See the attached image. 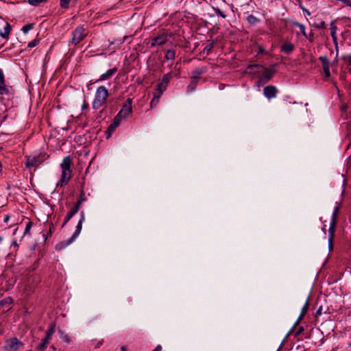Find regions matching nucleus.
Instances as JSON below:
<instances>
[{
    "label": "nucleus",
    "mask_w": 351,
    "mask_h": 351,
    "mask_svg": "<svg viewBox=\"0 0 351 351\" xmlns=\"http://www.w3.org/2000/svg\"><path fill=\"white\" fill-rule=\"evenodd\" d=\"M72 158L68 156L64 158L62 162L60 165L62 169L61 178L57 186H64L66 184L72 177V171L71 166L72 165Z\"/></svg>",
    "instance_id": "obj_1"
},
{
    "label": "nucleus",
    "mask_w": 351,
    "mask_h": 351,
    "mask_svg": "<svg viewBox=\"0 0 351 351\" xmlns=\"http://www.w3.org/2000/svg\"><path fill=\"white\" fill-rule=\"evenodd\" d=\"M322 306H319L315 313V316H319L322 314Z\"/></svg>",
    "instance_id": "obj_45"
},
{
    "label": "nucleus",
    "mask_w": 351,
    "mask_h": 351,
    "mask_svg": "<svg viewBox=\"0 0 351 351\" xmlns=\"http://www.w3.org/2000/svg\"><path fill=\"white\" fill-rule=\"evenodd\" d=\"M59 334H60V338L65 343H70L71 341V339L70 338V337L64 331L62 330H59L58 331Z\"/></svg>",
    "instance_id": "obj_23"
},
{
    "label": "nucleus",
    "mask_w": 351,
    "mask_h": 351,
    "mask_svg": "<svg viewBox=\"0 0 351 351\" xmlns=\"http://www.w3.org/2000/svg\"><path fill=\"white\" fill-rule=\"evenodd\" d=\"M349 71L351 73V69L349 70Z\"/></svg>",
    "instance_id": "obj_60"
},
{
    "label": "nucleus",
    "mask_w": 351,
    "mask_h": 351,
    "mask_svg": "<svg viewBox=\"0 0 351 351\" xmlns=\"http://www.w3.org/2000/svg\"><path fill=\"white\" fill-rule=\"evenodd\" d=\"M55 328L56 325L54 323L50 324L49 328L46 332L45 337L43 339L42 342L36 347V351H44L47 348V345L49 344V341L55 332Z\"/></svg>",
    "instance_id": "obj_9"
},
{
    "label": "nucleus",
    "mask_w": 351,
    "mask_h": 351,
    "mask_svg": "<svg viewBox=\"0 0 351 351\" xmlns=\"http://www.w3.org/2000/svg\"><path fill=\"white\" fill-rule=\"evenodd\" d=\"M32 225H33V222H32V221H29L27 223L26 226H25V229L24 235H26V234H29L30 229L32 228Z\"/></svg>",
    "instance_id": "obj_31"
},
{
    "label": "nucleus",
    "mask_w": 351,
    "mask_h": 351,
    "mask_svg": "<svg viewBox=\"0 0 351 351\" xmlns=\"http://www.w3.org/2000/svg\"><path fill=\"white\" fill-rule=\"evenodd\" d=\"M304 331V328L302 326L299 327L298 329V331L295 332V336H298L300 333H302Z\"/></svg>",
    "instance_id": "obj_44"
},
{
    "label": "nucleus",
    "mask_w": 351,
    "mask_h": 351,
    "mask_svg": "<svg viewBox=\"0 0 351 351\" xmlns=\"http://www.w3.org/2000/svg\"><path fill=\"white\" fill-rule=\"evenodd\" d=\"M12 245H14L15 247H18V243H16V241H14L12 242Z\"/></svg>",
    "instance_id": "obj_54"
},
{
    "label": "nucleus",
    "mask_w": 351,
    "mask_h": 351,
    "mask_svg": "<svg viewBox=\"0 0 351 351\" xmlns=\"http://www.w3.org/2000/svg\"><path fill=\"white\" fill-rule=\"evenodd\" d=\"M295 50V45L289 41H285L280 46V51L285 54L289 55Z\"/></svg>",
    "instance_id": "obj_12"
},
{
    "label": "nucleus",
    "mask_w": 351,
    "mask_h": 351,
    "mask_svg": "<svg viewBox=\"0 0 351 351\" xmlns=\"http://www.w3.org/2000/svg\"><path fill=\"white\" fill-rule=\"evenodd\" d=\"M167 86H166L165 85H164L163 84H162L161 82H160L157 86H156V89L157 90H159L160 92H162L164 93V91L166 90Z\"/></svg>",
    "instance_id": "obj_35"
},
{
    "label": "nucleus",
    "mask_w": 351,
    "mask_h": 351,
    "mask_svg": "<svg viewBox=\"0 0 351 351\" xmlns=\"http://www.w3.org/2000/svg\"><path fill=\"white\" fill-rule=\"evenodd\" d=\"M154 97L160 99L161 95L163 94L162 92H160L159 90H157L156 88L155 89L154 92Z\"/></svg>",
    "instance_id": "obj_39"
},
{
    "label": "nucleus",
    "mask_w": 351,
    "mask_h": 351,
    "mask_svg": "<svg viewBox=\"0 0 351 351\" xmlns=\"http://www.w3.org/2000/svg\"><path fill=\"white\" fill-rule=\"evenodd\" d=\"M308 307H309V303L308 301H306L305 304L304 305V306L302 307V308L301 310L300 315L297 322H295V325L298 324L301 322V320L304 318V315H306V313L308 309Z\"/></svg>",
    "instance_id": "obj_19"
},
{
    "label": "nucleus",
    "mask_w": 351,
    "mask_h": 351,
    "mask_svg": "<svg viewBox=\"0 0 351 351\" xmlns=\"http://www.w3.org/2000/svg\"><path fill=\"white\" fill-rule=\"evenodd\" d=\"M9 218H10V217H9V216H8V215H7V216L5 217V219H4V221H5V222H8V220H9Z\"/></svg>",
    "instance_id": "obj_53"
},
{
    "label": "nucleus",
    "mask_w": 351,
    "mask_h": 351,
    "mask_svg": "<svg viewBox=\"0 0 351 351\" xmlns=\"http://www.w3.org/2000/svg\"><path fill=\"white\" fill-rule=\"evenodd\" d=\"M176 57V53L174 50L169 49L166 51L165 53V59L167 60H173Z\"/></svg>",
    "instance_id": "obj_25"
},
{
    "label": "nucleus",
    "mask_w": 351,
    "mask_h": 351,
    "mask_svg": "<svg viewBox=\"0 0 351 351\" xmlns=\"http://www.w3.org/2000/svg\"><path fill=\"white\" fill-rule=\"evenodd\" d=\"M293 24H294L295 25L298 26V27L300 28L301 33H302V34L305 37H306V36H306V30H305V27H304V25L300 24V23H298V22H295Z\"/></svg>",
    "instance_id": "obj_28"
},
{
    "label": "nucleus",
    "mask_w": 351,
    "mask_h": 351,
    "mask_svg": "<svg viewBox=\"0 0 351 351\" xmlns=\"http://www.w3.org/2000/svg\"><path fill=\"white\" fill-rule=\"evenodd\" d=\"M37 44H38V41L36 40H32V41L29 43L28 47H34L36 46Z\"/></svg>",
    "instance_id": "obj_42"
},
{
    "label": "nucleus",
    "mask_w": 351,
    "mask_h": 351,
    "mask_svg": "<svg viewBox=\"0 0 351 351\" xmlns=\"http://www.w3.org/2000/svg\"><path fill=\"white\" fill-rule=\"evenodd\" d=\"M33 281L34 279L28 278L27 280L24 282L25 285L23 288V291L26 295H29L34 291L35 289V285H32Z\"/></svg>",
    "instance_id": "obj_13"
},
{
    "label": "nucleus",
    "mask_w": 351,
    "mask_h": 351,
    "mask_svg": "<svg viewBox=\"0 0 351 351\" xmlns=\"http://www.w3.org/2000/svg\"><path fill=\"white\" fill-rule=\"evenodd\" d=\"M108 95V90L105 86H99L97 88L95 98L93 101V108L97 110L102 107L106 103Z\"/></svg>",
    "instance_id": "obj_2"
},
{
    "label": "nucleus",
    "mask_w": 351,
    "mask_h": 351,
    "mask_svg": "<svg viewBox=\"0 0 351 351\" xmlns=\"http://www.w3.org/2000/svg\"><path fill=\"white\" fill-rule=\"evenodd\" d=\"M213 47V44L210 43V45H207L205 47L204 50H206V51H210L212 49Z\"/></svg>",
    "instance_id": "obj_47"
},
{
    "label": "nucleus",
    "mask_w": 351,
    "mask_h": 351,
    "mask_svg": "<svg viewBox=\"0 0 351 351\" xmlns=\"http://www.w3.org/2000/svg\"><path fill=\"white\" fill-rule=\"evenodd\" d=\"M121 350L122 351H127V349H126V348L125 346H123V347H121Z\"/></svg>",
    "instance_id": "obj_55"
},
{
    "label": "nucleus",
    "mask_w": 351,
    "mask_h": 351,
    "mask_svg": "<svg viewBox=\"0 0 351 351\" xmlns=\"http://www.w3.org/2000/svg\"><path fill=\"white\" fill-rule=\"evenodd\" d=\"M84 220V217H82L81 219L79 220L78 223L76 226V229H75L74 233L73 234V235L71 236V237L70 239H69L66 241L62 242V243H60L58 245H56V249L61 250L62 248L68 246L73 242V241L74 239H75L79 236V234L82 230V223H83Z\"/></svg>",
    "instance_id": "obj_6"
},
{
    "label": "nucleus",
    "mask_w": 351,
    "mask_h": 351,
    "mask_svg": "<svg viewBox=\"0 0 351 351\" xmlns=\"http://www.w3.org/2000/svg\"><path fill=\"white\" fill-rule=\"evenodd\" d=\"M13 302V300L10 297L4 298L0 301V309L3 308L5 306H9Z\"/></svg>",
    "instance_id": "obj_21"
},
{
    "label": "nucleus",
    "mask_w": 351,
    "mask_h": 351,
    "mask_svg": "<svg viewBox=\"0 0 351 351\" xmlns=\"http://www.w3.org/2000/svg\"><path fill=\"white\" fill-rule=\"evenodd\" d=\"M23 343L16 337L8 339L5 341V349L8 351H17Z\"/></svg>",
    "instance_id": "obj_10"
},
{
    "label": "nucleus",
    "mask_w": 351,
    "mask_h": 351,
    "mask_svg": "<svg viewBox=\"0 0 351 351\" xmlns=\"http://www.w3.org/2000/svg\"><path fill=\"white\" fill-rule=\"evenodd\" d=\"M315 27L317 29H324L326 27V23L324 21H322L319 24H316Z\"/></svg>",
    "instance_id": "obj_40"
},
{
    "label": "nucleus",
    "mask_w": 351,
    "mask_h": 351,
    "mask_svg": "<svg viewBox=\"0 0 351 351\" xmlns=\"http://www.w3.org/2000/svg\"><path fill=\"white\" fill-rule=\"evenodd\" d=\"M86 198L85 197V193L84 192L82 191L81 192V194H80V199L77 200V203L75 204V205H78L79 204V208H80V206H81V204L86 201Z\"/></svg>",
    "instance_id": "obj_27"
},
{
    "label": "nucleus",
    "mask_w": 351,
    "mask_h": 351,
    "mask_svg": "<svg viewBox=\"0 0 351 351\" xmlns=\"http://www.w3.org/2000/svg\"><path fill=\"white\" fill-rule=\"evenodd\" d=\"M52 228H53V226H50V228H49V234H51V232H52Z\"/></svg>",
    "instance_id": "obj_56"
},
{
    "label": "nucleus",
    "mask_w": 351,
    "mask_h": 351,
    "mask_svg": "<svg viewBox=\"0 0 351 351\" xmlns=\"http://www.w3.org/2000/svg\"><path fill=\"white\" fill-rule=\"evenodd\" d=\"M162 347L161 346L158 345L153 351H161Z\"/></svg>",
    "instance_id": "obj_49"
},
{
    "label": "nucleus",
    "mask_w": 351,
    "mask_h": 351,
    "mask_svg": "<svg viewBox=\"0 0 351 351\" xmlns=\"http://www.w3.org/2000/svg\"><path fill=\"white\" fill-rule=\"evenodd\" d=\"M88 33V30L84 26H77L72 32V39L69 42V44L77 45L86 37Z\"/></svg>",
    "instance_id": "obj_4"
},
{
    "label": "nucleus",
    "mask_w": 351,
    "mask_h": 351,
    "mask_svg": "<svg viewBox=\"0 0 351 351\" xmlns=\"http://www.w3.org/2000/svg\"><path fill=\"white\" fill-rule=\"evenodd\" d=\"M88 106L87 104H84L83 106H82V109L84 110V109H86L88 108Z\"/></svg>",
    "instance_id": "obj_52"
},
{
    "label": "nucleus",
    "mask_w": 351,
    "mask_h": 351,
    "mask_svg": "<svg viewBox=\"0 0 351 351\" xmlns=\"http://www.w3.org/2000/svg\"><path fill=\"white\" fill-rule=\"evenodd\" d=\"M247 21L250 23H254L255 22L257 21V19L254 15L250 14L247 17Z\"/></svg>",
    "instance_id": "obj_37"
},
{
    "label": "nucleus",
    "mask_w": 351,
    "mask_h": 351,
    "mask_svg": "<svg viewBox=\"0 0 351 351\" xmlns=\"http://www.w3.org/2000/svg\"><path fill=\"white\" fill-rule=\"evenodd\" d=\"M120 123H121V121H119V119L114 117L113 122L108 128V137H109L111 135V134L120 125Z\"/></svg>",
    "instance_id": "obj_17"
},
{
    "label": "nucleus",
    "mask_w": 351,
    "mask_h": 351,
    "mask_svg": "<svg viewBox=\"0 0 351 351\" xmlns=\"http://www.w3.org/2000/svg\"><path fill=\"white\" fill-rule=\"evenodd\" d=\"M197 81L198 80H191V82L190 84V85L189 86V88L192 91L193 90L195 87H196V85H197Z\"/></svg>",
    "instance_id": "obj_36"
},
{
    "label": "nucleus",
    "mask_w": 351,
    "mask_h": 351,
    "mask_svg": "<svg viewBox=\"0 0 351 351\" xmlns=\"http://www.w3.org/2000/svg\"><path fill=\"white\" fill-rule=\"evenodd\" d=\"M205 71V69L203 68L196 69L193 71V80H198L199 79V76Z\"/></svg>",
    "instance_id": "obj_22"
},
{
    "label": "nucleus",
    "mask_w": 351,
    "mask_h": 351,
    "mask_svg": "<svg viewBox=\"0 0 351 351\" xmlns=\"http://www.w3.org/2000/svg\"><path fill=\"white\" fill-rule=\"evenodd\" d=\"M132 99L128 98L123 104L121 110L116 115L115 118H118L119 121L121 122L123 119H125L130 114H131L132 112Z\"/></svg>",
    "instance_id": "obj_7"
},
{
    "label": "nucleus",
    "mask_w": 351,
    "mask_h": 351,
    "mask_svg": "<svg viewBox=\"0 0 351 351\" xmlns=\"http://www.w3.org/2000/svg\"><path fill=\"white\" fill-rule=\"evenodd\" d=\"M319 60L322 62L323 68L330 66V61L326 56H320Z\"/></svg>",
    "instance_id": "obj_26"
},
{
    "label": "nucleus",
    "mask_w": 351,
    "mask_h": 351,
    "mask_svg": "<svg viewBox=\"0 0 351 351\" xmlns=\"http://www.w3.org/2000/svg\"><path fill=\"white\" fill-rule=\"evenodd\" d=\"M337 27L335 25L334 22H331L330 23V34L332 37L336 36V32H337Z\"/></svg>",
    "instance_id": "obj_29"
},
{
    "label": "nucleus",
    "mask_w": 351,
    "mask_h": 351,
    "mask_svg": "<svg viewBox=\"0 0 351 351\" xmlns=\"http://www.w3.org/2000/svg\"><path fill=\"white\" fill-rule=\"evenodd\" d=\"M300 8L302 10V11L305 13H306V14L308 16H310L311 15V12L307 10L305 8H304L302 5H300Z\"/></svg>",
    "instance_id": "obj_43"
},
{
    "label": "nucleus",
    "mask_w": 351,
    "mask_h": 351,
    "mask_svg": "<svg viewBox=\"0 0 351 351\" xmlns=\"http://www.w3.org/2000/svg\"><path fill=\"white\" fill-rule=\"evenodd\" d=\"M343 3L346 5L351 8V0H343Z\"/></svg>",
    "instance_id": "obj_46"
},
{
    "label": "nucleus",
    "mask_w": 351,
    "mask_h": 351,
    "mask_svg": "<svg viewBox=\"0 0 351 351\" xmlns=\"http://www.w3.org/2000/svg\"><path fill=\"white\" fill-rule=\"evenodd\" d=\"M15 283V280H12V283H10V286L13 285Z\"/></svg>",
    "instance_id": "obj_58"
},
{
    "label": "nucleus",
    "mask_w": 351,
    "mask_h": 351,
    "mask_svg": "<svg viewBox=\"0 0 351 351\" xmlns=\"http://www.w3.org/2000/svg\"><path fill=\"white\" fill-rule=\"evenodd\" d=\"M326 77H329L330 76V66L323 68Z\"/></svg>",
    "instance_id": "obj_41"
},
{
    "label": "nucleus",
    "mask_w": 351,
    "mask_h": 351,
    "mask_svg": "<svg viewBox=\"0 0 351 351\" xmlns=\"http://www.w3.org/2000/svg\"><path fill=\"white\" fill-rule=\"evenodd\" d=\"M33 23L27 24L23 27L22 31L23 32V33L27 34L29 30H31L33 28Z\"/></svg>",
    "instance_id": "obj_30"
},
{
    "label": "nucleus",
    "mask_w": 351,
    "mask_h": 351,
    "mask_svg": "<svg viewBox=\"0 0 351 351\" xmlns=\"http://www.w3.org/2000/svg\"><path fill=\"white\" fill-rule=\"evenodd\" d=\"M213 8L215 10V13L219 14L223 19H226V14L221 9H219V8H214V7Z\"/></svg>",
    "instance_id": "obj_32"
},
{
    "label": "nucleus",
    "mask_w": 351,
    "mask_h": 351,
    "mask_svg": "<svg viewBox=\"0 0 351 351\" xmlns=\"http://www.w3.org/2000/svg\"><path fill=\"white\" fill-rule=\"evenodd\" d=\"M51 349L53 350H56V348L54 346H51Z\"/></svg>",
    "instance_id": "obj_57"
},
{
    "label": "nucleus",
    "mask_w": 351,
    "mask_h": 351,
    "mask_svg": "<svg viewBox=\"0 0 351 351\" xmlns=\"http://www.w3.org/2000/svg\"><path fill=\"white\" fill-rule=\"evenodd\" d=\"M128 38V36H124L122 40H119V43H123Z\"/></svg>",
    "instance_id": "obj_50"
},
{
    "label": "nucleus",
    "mask_w": 351,
    "mask_h": 351,
    "mask_svg": "<svg viewBox=\"0 0 351 351\" xmlns=\"http://www.w3.org/2000/svg\"><path fill=\"white\" fill-rule=\"evenodd\" d=\"M167 42V36L165 35H160L157 37H155L152 39V45H162Z\"/></svg>",
    "instance_id": "obj_16"
},
{
    "label": "nucleus",
    "mask_w": 351,
    "mask_h": 351,
    "mask_svg": "<svg viewBox=\"0 0 351 351\" xmlns=\"http://www.w3.org/2000/svg\"><path fill=\"white\" fill-rule=\"evenodd\" d=\"M348 64L350 65H351V54L348 55Z\"/></svg>",
    "instance_id": "obj_51"
},
{
    "label": "nucleus",
    "mask_w": 351,
    "mask_h": 351,
    "mask_svg": "<svg viewBox=\"0 0 351 351\" xmlns=\"http://www.w3.org/2000/svg\"><path fill=\"white\" fill-rule=\"evenodd\" d=\"M339 206H336L332 212V220L330 221V227H329V246H330V248L332 249V240H333V238H334V236H335V227H336V225H337V216H338V214H339Z\"/></svg>",
    "instance_id": "obj_8"
},
{
    "label": "nucleus",
    "mask_w": 351,
    "mask_h": 351,
    "mask_svg": "<svg viewBox=\"0 0 351 351\" xmlns=\"http://www.w3.org/2000/svg\"><path fill=\"white\" fill-rule=\"evenodd\" d=\"M159 100L160 99L154 97L152 100L150 102L151 108H154V106H156L158 105V104L159 103Z\"/></svg>",
    "instance_id": "obj_38"
},
{
    "label": "nucleus",
    "mask_w": 351,
    "mask_h": 351,
    "mask_svg": "<svg viewBox=\"0 0 351 351\" xmlns=\"http://www.w3.org/2000/svg\"><path fill=\"white\" fill-rule=\"evenodd\" d=\"M255 68L260 69L258 70V72L263 71V75L258 80L259 83H267L273 77L274 74V70L273 69L265 68L259 64H251L247 67V69L250 70H253Z\"/></svg>",
    "instance_id": "obj_3"
},
{
    "label": "nucleus",
    "mask_w": 351,
    "mask_h": 351,
    "mask_svg": "<svg viewBox=\"0 0 351 351\" xmlns=\"http://www.w3.org/2000/svg\"><path fill=\"white\" fill-rule=\"evenodd\" d=\"M3 237H0V243L2 241Z\"/></svg>",
    "instance_id": "obj_59"
},
{
    "label": "nucleus",
    "mask_w": 351,
    "mask_h": 351,
    "mask_svg": "<svg viewBox=\"0 0 351 351\" xmlns=\"http://www.w3.org/2000/svg\"><path fill=\"white\" fill-rule=\"evenodd\" d=\"M10 31H11V26L8 23H6V25L4 27V31L0 32V36L3 38H8Z\"/></svg>",
    "instance_id": "obj_20"
},
{
    "label": "nucleus",
    "mask_w": 351,
    "mask_h": 351,
    "mask_svg": "<svg viewBox=\"0 0 351 351\" xmlns=\"http://www.w3.org/2000/svg\"><path fill=\"white\" fill-rule=\"evenodd\" d=\"M70 0H60V6L62 8H68Z\"/></svg>",
    "instance_id": "obj_34"
},
{
    "label": "nucleus",
    "mask_w": 351,
    "mask_h": 351,
    "mask_svg": "<svg viewBox=\"0 0 351 351\" xmlns=\"http://www.w3.org/2000/svg\"><path fill=\"white\" fill-rule=\"evenodd\" d=\"M278 90L276 86L269 85L267 86L263 89V94L267 99H271L276 97Z\"/></svg>",
    "instance_id": "obj_11"
},
{
    "label": "nucleus",
    "mask_w": 351,
    "mask_h": 351,
    "mask_svg": "<svg viewBox=\"0 0 351 351\" xmlns=\"http://www.w3.org/2000/svg\"><path fill=\"white\" fill-rule=\"evenodd\" d=\"M79 209V204L75 205L73 207V208L67 213L66 216L65 217L62 226H64L73 217V216L78 212Z\"/></svg>",
    "instance_id": "obj_15"
},
{
    "label": "nucleus",
    "mask_w": 351,
    "mask_h": 351,
    "mask_svg": "<svg viewBox=\"0 0 351 351\" xmlns=\"http://www.w3.org/2000/svg\"><path fill=\"white\" fill-rule=\"evenodd\" d=\"M8 92L5 85V78L1 69H0V95H3Z\"/></svg>",
    "instance_id": "obj_18"
},
{
    "label": "nucleus",
    "mask_w": 351,
    "mask_h": 351,
    "mask_svg": "<svg viewBox=\"0 0 351 351\" xmlns=\"http://www.w3.org/2000/svg\"><path fill=\"white\" fill-rule=\"evenodd\" d=\"M334 44L337 46V36L332 37Z\"/></svg>",
    "instance_id": "obj_48"
},
{
    "label": "nucleus",
    "mask_w": 351,
    "mask_h": 351,
    "mask_svg": "<svg viewBox=\"0 0 351 351\" xmlns=\"http://www.w3.org/2000/svg\"><path fill=\"white\" fill-rule=\"evenodd\" d=\"M171 78H172V73H168L162 77V81L160 82L162 84H163L164 85H165L166 86H167L170 82V80Z\"/></svg>",
    "instance_id": "obj_24"
},
{
    "label": "nucleus",
    "mask_w": 351,
    "mask_h": 351,
    "mask_svg": "<svg viewBox=\"0 0 351 351\" xmlns=\"http://www.w3.org/2000/svg\"><path fill=\"white\" fill-rule=\"evenodd\" d=\"M117 71V69L116 67L108 70L105 73L102 74L100 77L95 82H97L99 81H103L109 79L114 74H115Z\"/></svg>",
    "instance_id": "obj_14"
},
{
    "label": "nucleus",
    "mask_w": 351,
    "mask_h": 351,
    "mask_svg": "<svg viewBox=\"0 0 351 351\" xmlns=\"http://www.w3.org/2000/svg\"><path fill=\"white\" fill-rule=\"evenodd\" d=\"M47 155L45 153H40L37 156H26L25 166L27 168L37 167L46 159Z\"/></svg>",
    "instance_id": "obj_5"
},
{
    "label": "nucleus",
    "mask_w": 351,
    "mask_h": 351,
    "mask_svg": "<svg viewBox=\"0 0 351 351\" xmlns=\"http://www.w3.org/2000/svg\"><path fill=\"white\" fill-rule=\"evenodd\" d=\"M45 1L46 0H28V2L30 5L36 6Z\"/></svg>",
    "instance_id": "obj_33"
}]
</instances>
